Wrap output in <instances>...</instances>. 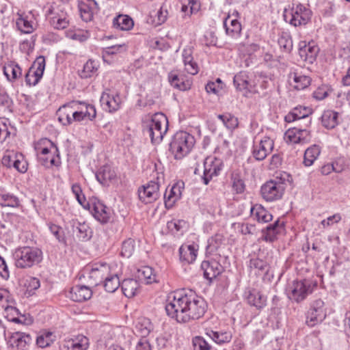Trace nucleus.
<instances>
[{
  "label": "nucleus",
  "instance_id": "1",
  "mask_svg": "<svg viewBox=\"0 0 350 350\" xmlns=\"http://www.w3.org/2000/svg\"><path fill=\"white\" fill-rule=\"evenodd\" d=\"M204 299L193 291L176 292L168 296L165 310L169 317L178 323H187L202 317L206 311Z\"/></svg>",
  "mask_w": 350,
  "mask_h": 350
},
{
  "label": "nucleus",
  "instance_id": "2",
  "mask_svg": "<svg viewBox=\"0 0 350 350\" xmlns=\"http://www.w3.org/2000/svg\"><path fill=\"white\" fill-rule=\"evenodd\" d=\"M16 267L27 269L39 264L42 260V252L37 247H23L15 250L14 254Z\"/></svg>",
  "mask_w": 350,
  "mask_h": 350
},
{
  "label": "nucleus",
  "instance_id": "3",
  "mask_svg": "<svg viewBox=\"0 0 350 350\" xmlns=\"http://www.w3.org/2000/svg\"><path fill=\"white\" fill-rule=\"evenodd\" d=\"M195 143L194 137L185 131L177 132L170 144V150L176 159H180L191 150Z\"/></svg>",
  "mask_w": 350,
  "mask_h": 350
},
{
  "label": "nucleus",
  "instance_id": "4",
  "mask_svg": "<svg viewBox=\"0 0 350 350\" xmlns=\"http://www.w3.org/2000/svg\"><path fill=\"white\" fill-rule=\"evenodd\" d=\"M168 129V120L162 113H157L152 117L151 121L144 133L148 135L152 143L159 144L163 139Z\"/></svg>",
  "mask_w": 350,
  "mask_h": 350
},
{
  "label": "nucleus",
  "instance_id": "5",
  "mask_svg": "<svg viewBox=\"0 0 350 350\" xmlns=\"http://www.w3.org/2000/svg\"><path fill=\"white\" fill-rule=\"evenodd\" d=\"M110 272V267L107 263H94L85 268L83 278L89 286H96L102 284Z\"/></svg>",
  "mask_w": 350,
  "mask_h": 350
},
{
  "label": "nucleus",
  "instance_id": "6",
  "mask_svg": "<svg viewBox=\"0 0 350 350\" xmlns=\"http://www.w3.org/2000/svg\"><path fill=\"white\" fill-rule=\"evenodd\" d=\"M326 316L327 311L324 301L321 299H317L312 302L310 309L307 312L306 323L309 327H314L321 323Z\"/></svg>",
  "mask_w": 350,
  "mask_h": 350
},
{
  "label": "nucleus",
  "instance_id": "7",
  "mask_svg": "<svg viewBox=\"0 0 350 350\" xmlns=\"http://www.w3.org/2000/svg\"><path fill=\"white\" fill-rule=\"evenodd\" d=\"M285 187L283 183L270 180L265 183L260 189L262 198L267 201H274L282 198Z\"/></svg>",
  "mask_w": 350,
  "mask_h": 350
},
{
  "label": "nucleus",
  "instance_id": "8",
  "mask_svg": "<svg viewBox=\"0 0 350 350\" xmlns=\"http://www.w3.org/2000/svg\"><path fill=\"white\" fill-rule=\"evenodd\" d=\"M290 288L288 297L297 303L304 300L312 291L310 282L307 280L293 281Z\"/></svg>",
  "mask_w": 350,
  "mask_h": 350
},
{
  "label": "nucleus",
  "instance_id": "9",
  "mask_svg": "<svg viewBox=\"0 0 350 350\" xmlns=\"http://www.w3.org/2000/svg\"><path fill=\"white\" fill-rule=\"evenodd\" d=\"M89 345L88 338L79 334L60 341L59 349V350H88Z\"/></svg>",
  "mask_w": 350,
  "mask_h": 350
},
{
  "label": "nucleus",
  "instance_id": "10",
  "mask_svg": "<svg viewBox=\"0 0 350 350\" xmlns=\"http://www.w3.org/2000/svg\"><path fill=\"white\" fill-rule=\"evenodd\" d=\"M273 147V140L269 137H264L260 142H254L252 155L256 160L262 161L272 152Z\"/></svg>",
  "mask_w": 350,
  "mask_h": 350
},
{
  "label": "nucleus",
  "instance_id": "11",
  "mask_svg": "<svg viewBox=\"0 0 350 350\" xmlns=\"http://www.w3.org/2000/svg\"><path fill=\"white\" fill-rule=\"evenodd\" d=\"M87 206L96 220L102 224H106L109 221L110 210L100 200L97 199L92 200L90 203H87Z\"/></svg>",
  "mask_w": 350,
  "mask_h": 350
},
{
  "label": "nucleus",
  "instance_id": "12",
  "mask_svg": "<svg viewBox=\"0 0 350 350\" xmlns=\"http://www.w3.org/2000/svg\"><path fill=\"white\" fill-rule=\"evenodd\" d=\"M159 185L154 181L149 182L138 189V196L140 200L146 204L155 201L159 196Z\"/></svg>",
  "mask_w": 350,
  "mask_h": 350
},
{
  "label": "nucleus",
  "instance_id": "13",
  "mask_svg": "<svg viewBox=\"0 0 350 350\" xmlns=\"http://www.w3.org/2000/svg\"><path fill=\"white\" fill-rule=\"evenodd\" d=\"M31 341L29 334L16 332L10 336L8 344L13 350H29Z\"/></svg>",
  "mask_w": 350,
  "mask_h": 350
},
{
  "label": "nucleus",
  "instance_id": "14",
  "mask_svg": "<svg viewBox=\"0 0 350 350\" xmlns=\"http://www.w3.org/2000/svg\"><path fill=\"white\" fill-rule=\"evenodd\" d=\"M222 163L218 159H206L204 163L203 183L208 185L210 180L217 176L221 170Z\"/></svg>",
  "mask_w": 350,
  "mask_h": 350
},
{
  "label": "nucleus",
  "instance_id": "15",
  "mask_svg": "<svg viewBox=\"0 0 350 350\" xmlns=\"http://www.w3.org/2000/svg\"><path fill=\"white\" fill-rule=\"evenodd\" d=\"M290 23L295 27L307 24L311 18L312 12L301 4L297 5L292 10Z\"/></svg>",
  "mask_w": 350,
  "mask_h": 350
},
{
  "label": "nucleus",
  "instance_id": "16",
  "mask_svg": "<svg viewBox=\"0 0 350 350\" xmlns=\"http://www.w3.org/2000/svg\"><path fill=\"white\" fill-rule=\"evenodd\" d=\"M312 113V109L306 107H297L289 112L284 118L286 122H292L303 120L304 125L307 127L311 123L309 116Z\"/></svg>",
  "mask_w": 350,
  "mask_h": 350
},
{
  "label": "nucleus",
  "instance_id": "17",
  "mask_svg": "<svg viewBox=\"0 0 350 350\" xmlns=\"http://www.w3.org/2000/svg\"><path fill=\"white\" fill-rule=\"evenodd\" d=\"M100 101L103 109L109 112L117 111L121 103L120 96L116 93H111L109 90L103 92Z\"/></svg>",
  "mask_w": 350,
  "mask_h": 350
},
{
  "label": "nucleus",
  "instance_id": "18",
  "mask_svg": "<svg viewBox=\"0 0 350 350\" xmlns=\"http://www.w3.org/2000/svg\"><path fill=\"white\" fill-rule=\"evenodd\" d=\"M318 52L319 48L314 42L306 44L305 42H302L299 43V55L306 62L313 63Z\"/></svg>",
  "mask_w": 350,
  "mask_h": 350
},
{
  "label": "nucleus",
  "instance_id": "19",
  "mask_svg": "<svg viewBox=\"0 0 350 350\" xmlns=\"http://www.w3.org/2000/svg\"><path fill=\"white\" fill-rule=\"evenodd\" d=\"M0 306L5 310L8 314H18L16 308V301L10 292L4 288H0Z\"/></svg>",
  "mask_w": 350,
  "mask_h": 350
},
{
  "label": "nucleus",
  "instance_id": "20",
  "mask_svg": "<svg viewBox=\"0 0 350 350\" xmlns=\"http://www.w3.org/2000/svg\"><path fill=\"white\" fill-rule=\"evenodd\" d=\"M92 291L90 286L85 285H76L71 288L68 297L72 301L81 302L91 298Z\"/></svg>",
  "mask_w": 350,
  "mask_h": 350
},
{
  "label": "nucleus",
  "instance_id": "21",
  "mask_svg": "<svg viewBox=\"0 0 350 350\" xmlns=\"http://www.w3.org/2000/svg\"><path fill=\"white\" fill-rule=\"evenodd\" d=\"M201 268L204 271V278L210 281L219 275L223 270L222 266L215 260L203 261Z\"/></svg>",
  "mask_w": 350,
  "mask_h": 350
},
{
  "label": "nucleus",
  "instance_id": "22",
  "mask_svg": "<svg viewBox=\"0 0 350 350\" xmlns=\"http://www.w3.org/2000/svg\"><path fill=\"white\" fill-rule=\"evenodd\" d=\"M247 302L250 306L260 310L266 306L267 298L259 291L255 288L248 289L245 293Z\"/></svg>",
  "mask_w": 350,
  "mask_h": 350
},
{
  "label": "nucleus",
  "instance_id": "23",
  "mask_svg": "<svg viewBox=\"0 0 350 350\" xmlns=\"http://www.w3.org/2000/svg\"><path fill=\"white\" fill-rule=\"evenodd\" d=\"M251 76L246 71H241L233 79V83L236 88L240 91L251 92L252 84L250 81Z\"/></svg>",
  "mask_w": 350,
  "mask_h": 350
},
{
  "label": "nucleus",
  "instance_id": "24",
  "mask_svg": "<svg viewBox=\"0 0 350 350\" xmlns=\"http://www.w3.org/2000/svg\"><path fill=\"white\" fill-rule=\"evenodd\" d=\"M225 238L221 234H216L208 240L206 253L221 256V250L224 247Z\"/></svg>",
  "mask_w": 350,
  "mask_h": 350
},
{
  "label": "nucleus",
  "instance_id": "25",
  "mask_svg": "<svg viewBox=\"0 0 350 350\" xmlns=\"http://www.w3.org/2000/svg\"><path fill=\"white\" fill-rule=\"evenodd\" d=\"M72 231L79 241H85L92 237V230L85 222L72 221Z\"/></svg>",
  "mask_w": 350,
  "mask_h": 350
},
{
  "label": "nucleus",
  "instance_id": "26",
  "mask_svg": "<svg viewBox=\"0 0 350 350\" xmlns=\"http://www.w3.org/2000/svg\"><path fill=\"white\" fill-rule=\"evenodd\" d=\"M283 229V224L280 223L279 219L275 221L273 224L267 226L265 230H262V239L273 242L277 239L278 234Z\"/></svg>",
  "mask_w": 350,
  "mask_h": 350
},
{
  "label": "nucleus",
  "instance_id": "27",
  "mask_svg": "<svg viewBox=\"0 0 350 350\" xmlns=\"http://www.w3.org/2000/svg\"><path fill=\"white\" fill-rule=\"evenodd\" d=\"M96 179L103 185H108L110 182L116 178V173L109 165H104L96 174Z\"/></svg>",
  "mask_w": 350,
  "mask_h": 350
},
{
  "label": "nucleus",
  "instance_id": "28",
  "mask_svg": "<svg viewBox=\"0 0 350 350\" xmlns=\"http://www.w3.org/2000/svg\"><path fill=\"white\" fill-rule=\"evenodd\" d=\"M198 250L193 245H183L179 248L180 260L187 264L193 262L197 256Z\"/></svg>",
  "mask_w": 350,
  "mask_h": 350
},
{
  "label": "nucleus",
  "instance_id": "29",
  "mask_svg": "<svg viewBox=\"0 0 350 350\" xmlns=\"http://www.w3.org/2000/svg\"><path fill=\"white\" fill-rule=\"evenodd\" d=\"M3 74L10 82H14L22 75L21 67L15 62L6 64L3 68Z\"/></svg>",
  "mask_w": 350,
  "mask_h": 350
},
{
  "label": "nucleus",
  "instance_id": "30",
  "mask_svg": "<svg viewBox=\"0 0 350 350\" xmlns=\"http://www.w3.org/2000/svg\"><path fill=\"white\" fill-rule=\"evenodd\" d=\"M36 150L39 156H46L51 153L53 154L58 153L57 146L49 139H42L38 146H36Z\"/></svg>",
  "mask_w": 350,
  "mask_h": 350
},
{
  "label": "nucleus",
  "instance_id": "31",
  "mask_svg": "<svg viewBox=\"0 0 350 350\" xmlns=\"http://www.w3.org/2000/svg\"><path fill=\"white\" fill-rule=\"evenodd\" d=\"M168 81L172 87L181 91L189 90L191 85L190 81L185 80L183 77H179L174 72L168 74Z\"/></svg>",
  "mask_w": 350,
  "mask_h": 350
},
{
  "label": "nucleus",
  "instance_id": "32",
  "mask_svg": "<svg viewBox=\"0 0 350 350\" xmlns=\"http://www.w3.org/2000/svg\"><path fill=\"white\" fill-rule=\"evenodd\" d=\"M338 113L333 110H326L321 116V122L323 126L332 129L335 128L338 124Z\"/></svg>",
  "mask_w": 350,
  "mask_h": 350
},
{
  "label": "nucleus",
  "instance_id": "33",
  "mask_svg": "<svg viewBox=\"0 0 350 350\" xmlns=\"http://www.w3.org/2000/svg\"><path fill=\"white\" fill-rule=\"evenodd\" d=\"M47 15H52L50 19L51 25L57 29H64L69 25L68 18H57V8L51 7L47 11Z\"/></svg>",
  "mask_w": 350,
  "mask_h": 350
},
{
  "label": "nucleus",
  "instance_id": "34",
  "mask_svg": "<svg viewBox=\"0 0 350 350\" xmlns=\"http://www.w3.org/2000/svg\"><path fill=\"white\" fill-rule=\"evenodd\" d=\"M113 27L119 30L129 31L134 25L133 19L127 15H119L113 21Z\"/></svg>",
  "mask_w": 350,
  "mask_h": 350
},
{
  "label": "nucleus",
  "instance_id": "35",
  "mask_svg": "<svg viewBox=\"0 0 350 350\" xmlns=\"http://www.w3.org/2000/svg\"><path fill=\"white\" fill-rule=\"evenodd\" d=\"M139 286L137 281L134 279L124 280L121 284L124 295L129 298H131L136 295Z\"/></svg>",
  "mask_w": 350,
  "mask_h": 350
},
{
  "label": "nucleus",
  "instance_id": "36",
  "mask_svg": "<svg viewBox=\"0 0 350 350\" xmlns=\"http://www.w3.org/2000/svg\"><path fill=\"white\" fill-rule=\"evenodd\" d=\"M181 196L180 187L173 185L169 191H166L164 195L165 204L167 208H171Z\"/></svg>",
  "mask_w": 350,
  "mask_h": 350
},
{
  "label": "nucleus",
  "instance_id": "37",
  "mask_svg": "<svg viewBox=\"0 0 350 350\" xmlns=\"http://www.w3.org/2000/svg\"><path fill=\"white\" fill-rule=\"evenodd\" d=\"M72 103L61 107L57 111L59 121L64 125H68L72 123Z\"/></svg>",
  "mask_w": 350,
  "mask_h": 350
},
{
  "label": "nucleus",
  "instance_id": "38",
  "mask_svg": "<svg viewBox=\"0 0 350 350\" xmlns=\"http://www.w3.org/2000/svg\"><path fill=\"white\" fill-rule=\"evenodd\" d=\"M321 153L320 147L317 145H312L307 148L304 152V164L305 166H311Z\"/></svg>",
  "mask_w": 350,
  "mask_h": 350
},
{
  "label": "nucleus",
  "instance_id": "39",
  "mask_svg": "<svg viewBox=\"0 0 350 350\" xmlns=\"http://www.w3.org/2000/svg\"><path fill=\"white\" fill-rule=\"evenodd\" d=\"M152 329V326L150 321L145 318L139 319L135 327V333L142 338H146L150 334Z\"/></svg>",
  "mask_w": 350,
  "mask_h": 350
},
{
  "label": "nucleus",
  "instance_id": "40",
  "mask_svg": "<svg viewBox=\"0 0 350 350\" xmlns=\"http://www.w3.org/2000/svg\"><path fill=\"white\" fill-rule=\"evenodd\" d=\"M289 77L293 79L295 83L294 88L299 90L308 88L311 83L310 77L306 75H299L297 72L291 73Z\"/></svg>",
  "mask_w": 350,
  "mask_h": 350
},
{
  "label": "nucleus",
  "instance_id": "41",
  "mask_svg": "<svg viewBox=\"0 0 350 350\" xmlns=\"http://www.w3.org/2000/svg\"><path fill=\"white\" fill-rule=\"evenodd\" d=\"M103 286L106 291L109 293L115 292L120 285L119 278L116 274H111L106 277L103 281Z\"/></svg>",
  "mask_w": 350,
  "mask_h": 350
},
{
  "label": "nucleus",
  "instance_id": "42",
  "mask_svg": "<svg viewBox=\"0 0 350 350\" xmlns=\"http://www.w3.org/2000/svg\"><path fill=\"white\" fill-rule=\"evenodd\" d=\"M206 334L217 344L229 342L232 339V334L230 332H214L209 330Z\"/></svg>",
  "mask_w": 350,
  "mask_h": 350
},
{
  "label": "nucleus",
  "instance_id": "43",
  "mask_svg": "<svg viewBox=\"0 0 350 350\" xmlns=\"http://www.w3.org/2000/svg\"><path fill=\"white\" fill-rule=\"evenodd\" d=\"M0 206L1 207H18L20 206V201L18 198L10 193L0 194Z\"/></svg>",
  "mask_w": 350,
  "mask_h": 350
},
{
  "label": "nucleus",
  "instance_id": "44",
  "mask_svg": "<svg viewBox=\"0 0 350 350\" xmlns=\"http://www.w3.org/2000/svg\"><path fill=\"white\" fill-rule=\"evenodd\" d=\"M217 118L228 129L233 130L238 126L237 118L231 113L219 114Z\"/></svg>",
  "mask_w": 350,
  "mask_h": 350
},
{
  "label": "nucleus",
  "instance_id": "45",
  "mask_svg": "<svg viewBox=\"0 0 350 350\" xmlns=\"http://www.w3.org/2000/svg\"><path fill=\"white\" fill-rule=\"evenodd\" d=\"M97 70V64L94 61L90 59L85 64L79 75L81 78H90L96 72Z\"/></svg>",
  "mask_w": 350,
  "mask_h": 350
},
{
  "label": "nucleus",
  "instance_id": "46",
  "mask_svg": "<svg viewBox=\"0 0 350 350\" xmlns=\"http://www.w3.org/2000/svg\"><path fill=\"white\" fill-rule=\"evenodd\" d=\"M39 161L42 165L49 168L53 166H58L60 163L59 157L58 154H53L51 153L46 156H38Z\"/></svg>",
  "mask_w": 350,
  "mask_h": 350
},
{
  "label": "nucleus",
  "instance_id": "47",
  "mask_svg": "<svg viewBox=\"0 0 350 350\" xmlns=\"http://www.w3.org/2000/svg\"><path fill=\"white\" fill-rule=\"evenodd\" d=\"M278 44L284 51L289 53L293 49V40L289 33L282 32L278 38Z\"/></svg>",
  "mask_w": 350,
  "mask_h": 350
},
{
  "label": "nucleus",
  "instance_id": "48",
  "mask_svg": "<svg viewBox=\"0 0 350 350\" xmlns=\"http://www.w3.org/2000/svg\"><path fill=\"white\" fill-rule=\"evenodd\" d=\"M77 106L78 109L80 111H83L84 113H85V118L92 121L96 116V108L94 105L90 104H87L85 103H79Z\"/></svg>",
  "mask_w": 350,
  "mask_h": 350
},
{
  "label": "nucleus",
  "instance_id": "49",
  "mask_svg": "<svg viewBox=\"0 0 350 350\" xmlns=\"http://www.w3.org/2000/svg\"><path fill=\"white\" fill-rule=\"evenodd\" d=\"M18 157L22 158V154L14 150H7L2 157V164L8 167H13L14 161Z\"/></svg>",
  "mask_w": 350,
  "mask_h": 350
},
{
  "label": "nucleus",
  "instance_id": "50",
  "mask_svg": "<svg viewBox=\"0 0 350 350\" xmlns=\"http://www.w3.org/2000/svg\"><path fill=\"white\" fill-rule=\"evenodd\" d=\"M55 339L52 332H45L37 337L36 343L42 348L49 346Z\"/></svg>",
  "mask_w": 350,
  "mask_h": 350
},
{
  "label": "nucleus",
  "instance_id": "51",
  "mask_svg": "<svg viewBox=\"0 0 350 350\" xmlns=\"http://www.w3.org/2000/svg\"><path fill=\"white\" fill-rule=\"evenodd\" d=\"M135 250V241L131 238L125 240L122 245L121 255L129 258Z\"/></svg>",
  "mask_w": 350,
  "mask_h": 350
},
{
  "label": "nucleus",
  "instance_id": "52",
  "mask_svg": "<svg viewBox=\"0 0 350 350\" xmlns=\"http://www.w3.org/2000/svg\"><path fill=\"white\" fill-rule=\"evenodd\" d=\"M34 70V75L42 78L45 68V59L43 56H39L36 58L33 65L29 69Z\"/></svg>",
  "mask_w": 350,
  "mask_h": 350
},
{
  "label": "nucleus",
  "instance_id": "53",
  "mask_svg": "<svg viewBox=\"0 0 350 350\" xmlns=\"http://www.w3.org/2000/svg\"><path fill=\"white\" fill-rule=\"evenodd\" d=\"M16 26L21 32L25 33H31L33 30L31 22L22 16L17 18Z\"/></svg>",
  "mask_w": 350,
  "mask_h": 350
},
{
  "label": "nucleus",
  "instance_id": "54",
  "mask_svg": "<svg viewBox=\"0 0 350 350\" xmlns=\"http://www.w3.org/2000/svg\"><path fill=\"white\" fill-rule=\"evenodd\" d=\"M285 139L293 144H300V135L297 127L288 129L285 133Z\"/></svg>",
  "mask_w": 350,
  "mask_h": 350
},
{
  "label": "nucleus",
  "instance_id": "55",
  "mask_svg": "<svg viewBox=\"0 0 350 350\" xmlns=\"http://www.w3.org/2000/svg\"><path fill=\"white\" fill-rule=\"evenodd\" d=\"M194 350H211V345L202 336H196L192 340Z\"/></svg>",
  "mask_w": 350,
  "mask_h": 350
},
{
  "label": "nucleus",
  "instance_id": "56",
  "mask_svg": "<svg viewBox=\"0 0 350 350\" xmlns=\"http://www.w3.org/2000/svg\"><path fill=\"white\" fill-rule=\"evenodd\" d=\"M49 228L51 232L55 237L58 242L66 243L64 232L60 226L53 224H49Z\"/></svg>",
  "mask_w": 350,
  "mask_h": 350
},
{
  "label": "nucleus",
  "instance_id": "57",
  "mask_svg": "<svg viewBox=\"0 0 350 350\" xmlns=\"http://www.w3.org/2000/svg\"><path fill=\"white\" fill-rule=\"evenodd\" d=\"M249 267L250 269L265 271L267 270L268 265L267 262L258 258H252L250 260Z\"/></svg>",
  "mask_w": 350,
  "mask_h": 350
},
{
  "label": "nucleus",
  "instance_id": "58",
  "mask_svg": "<svg viewBox=\"0 0 350 350\" xmlns=\"http://www.w3.org/2000/svg\"><path fill=\"white\" fill-rule=\"evenodd\" d=\"M79 8L81 18L86 22L91 21L93 17L92 8L85 3L79 4Z\"/></svg>",
  "mask_w": 350,
  "mask_h": 350
},
{
  "label": "nucleus",
  "instance_id": "59",
  "mask_svg": "<svg viewBox=\"0 0 350 350\" xmlns=\"http://www.w3.org/2000/svg\"><path fill=\"white\" fill-rule=\"evenodd\" d=\"M71 189L78 202L84 208H86V205L85 204L86 200L84 195L82 193L81 186L78 183H75L72 185Z\"/></svg>",
  "mask_w": 350,
  "mask_h": 350
},
{
  "label": "nucleus",
  "instance_id": "60",
  "mask_svg": "<svg viewBox=\"0 0 350 350\" xmlns=\"http://www.w3.org/2000/svg\"><path fill=\"white\" fill-rule=\"evenodd\" d=\"M72 120L73 122H81L87 119L85 118V113H84L83 111H80L77 106L79 105L77 102H72Z\"/></svg>",
  "mask_w": 350,
  "mask_h": 350
},
{
  "label": "nucleus",
  "instance_id": "61",
  "mask_svg": "<svg viewBox=\"0 0 350 350\" xmlns=\"http://www.w3.org/2000/svg\"><path fill=\"white\" fill-rule=\"evenodd\" d=\"M224 27L226 28V33L233 36L234 33H238L241 31V24L236 19L232 20L230 25L232 28L227 26L226 20L224 21Z\"/></svg>",
  "mask_w": 350,
  "mask_h": 350
},
{
  "label": "nucleus",
  "instance_id": "62",
  "mask_svg": "<svg viewBox=\"0 0 350 350\" xmlns=\"http://www.w3.org/2000/svg\"><path fill=\"white\" fill-rule=\"evenodd\" d=\"M34 73L33 68L29 69L25 77L27 85L29 86L36 85L40 80L41 78L38 77L36 75H34Z\"/></svg>",
  "mask_w": 350,
  "mask_h": 350
},
{
  "label": "nucleus",
  "instance_id": "63",
  "mask_svg": "<svg viewBox=\"0 0 350 350\" xmlns=\"http://www.w3.org/2000/svg\"><path fill=\"white\" fill-rule=\"evenodd\" d=\"M258 221L267 223L272 220L273 216L264 208H261L256 213Z\"/></svg>",
  "mask_w": 350,
  "mask_h": 350
},
{
  "label": "nucleus",
  "instance_id": "64",
  "mask_svg": "<svg viewBox=\"0 0 350 350\" xmlns=\"http://www.w3.org/2000/svg\"><path fill=\"white\" fill-rule=\"evenodd\" d=\"M67 36L71 38L72 40H78L79 42H83L86 40L88 37L89 34L88 31H78L76 32H70L67 34Z\"/></svg>",
  "mask_w": 350,
  "mask_h": 350
}]
</instances>
